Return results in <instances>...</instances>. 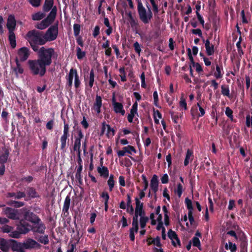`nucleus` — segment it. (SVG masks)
Here are the masks:
<instances>
[{
  "mask_svg": "<svg viewBox=\"0 0 252 252\" xmlns=\"http://www.w3.org/2000/svg\"><path fill=\"white\" fill-rule=\"evenodd\" d=\"M84 135L80 129L78 130V135L75 136L73 150L76 152H81V140Z\"/></svg>",
  "mask_w": 252,
  "mask_h": 252,
  "instance_id": "16",
  "label": "nucleus"
},
{
  "mask_svg": "<svg viewBox=\"0 0 252 252\" xmlns=\"http://www.w3.org/2000/svg\"><path fill=\"white\" fill-rule=\"evenodd\" d=\"M8 40L11 47L14 48L16 46V42L14 32H9Z\"/></svg>",
  "mask_w": 252,
  "mask_h": 252,
  "instance_id": "35",
  "label": "nucleus"
},
{
  "mask_svg": "<svg viewBox=\"0 0 252 252\" xmlns=\"http://www.w3.org/2000/svg\"><path fill=\"white\" fill-rule=\"evenodd\" d=\"M135 213L134 216H133V218L138 219V217L144 216L145 215L144 211L143 210V204L140 200L139 199H138L137 197L135 198Z\"/></svg>",
  "mask_w": 252,
  "mask_h": 252,
  "instance_id": "13",
  "label": "nucleus"
},
{
  "mask_svg": "<svg viewBox=\"0 0 252 252\" xmlns=\"http://www.w3.org/2000/svg\"><path fill=\"white\" fill-rule=\"evenodd\" d=\"M194 155L193 151L191 150L188 149L184 161V164L185 166L189 165V164L191 162L193 159Z\"/></svg>",
  "mask_w": 252,
  "mask_h": 252,
  "instance_id": "26",
  "label": "nucleus"
},
{
  "mask_svg": "<svg viewBox=\"0 0 252 252\" xmlns=\"http://www.w3.org/2000/svg\"><path fill=\"white\" fill-rule=\"evenodd\" d=\"M169 89H170V92H169V94L170 95V96H171V97L169 96L168 95V94H165V98L166 102L168 103V105L169 106H171L173 104V101H174V98L172 96V94L173 93H174V89L173 84H172V83L170 84V86H169Z\"/></svg>",
  "mask_w": 252,
  "mask_h": 252,
  "instance_id": "30",
  "label": "nucleus"
},
{
  "mask_svg": "<svg viewBox=\"0 0 252 252\" xmlns=\"http://www.w3.org/2000/svg\"><path fill=\"white\" fill-rule=\"evenodd\" d=\"M76 55L78 59L81 60L85 56V52L81 50V48L79 47L76 48Z\"/></svg>",
  "mask_w": 252,
  "mask_h": 252,
  "instance_id": "50",
  "label": "nucleus"
},
{
  "mask_svg": "<svg viewBox=\"0 0 252 252\" xmlns=\"http://www.w3.org/2000/svg\"><path fill=\"white\" fill-rule=\"evenodd\" d=\"M25 219L34 224H36V222H39L41 220L35 214L29 212L26 213Z\"/></svg>",
  "mask_w": 252,
  "mask_h": 252,
  "instance_id": "22",
  "label": "nucleus"
},
{
  "mask_svg": "<svg viewBox=\"0 0 252 252\" xmlns=\"http://www.w3.org/2000/svg\"><path fill=\"white\" fill-rule=\"evenodd\" d=\"M80 30V26L79 24H75L73 25L74 34L75 36L79 35Z\"/></svg>",
  "mask_w": 252,
  "mask_h": 252,
  "instance_id": "62",
  "label": "nucleus"
},
{
  "mask_svg": "<svg viewBox=\"0 0 252 252\" xmlns=\"http://www.w3.org/2000/svg\"><path fill=\"white\" fill-rule=\"evenodd\" d=\"M150 218L151 220V224L156 225L157 224V229L161 230L162 233H165V228L163 226L162 215H155L154 213H152L150 215Z\"/></svg>",
  "mask_w": 252,
  "mask_h": 252,
  "instance_id": "10",
  "label": "nucleus"
},
{
  "mask_svg": "<svg viewBox=\"0 0 252 252\" xmlns=\"http://www.w3.org/2000/svg\"><path fill=\"white\" fill-rule=\"evenodd\" d=\"M25 38L34 51L38 50V45H42L45 44L42 32L36 30L29 31Z\"/></svg>",
  "mask_w": 252,
  "mask_h": 252,
  "instance_id": "1",
  "label": "nucleus"
},
{
  "mask_svg": "<svg viewBox=\"0 0 252 252\" xmlns=\"http://www.w3.org/2000/svg\"><path fill=\"white\" fill-rule=\"evenodd\" d=\"M10 240H6L3 238H0V249L3 252H7L9 247H11Z\"/></svg>",
  "mask_w": 252,
  "mask_h": 252,
  "instance_id": "24",
  "label": "nucleus"
},
{
  "mask_svg": "<svg viewBox=\"0 0 252 252\" xmlns=\"http://www.w3.org/2000/svg\"><path fill=\"white\" fill-rule=\"evenodd\" d=\"M140 217V227L143 229L145 227L146 224L148 220V218L145 216Z\"/></svg>",
  "mask_w": 252,
  "mask_h": 252,
  "instance_id": "51",
  "label": "nucleus"
},
{
  "mask_svg": "<svg viewBox=\"0 0 252 252\" xmlns=\"http://www.w3.org/2000/svg\"><path fill=\"white\" fill-rule=\"evenodd\" d=\"M21 233L19 230H12L10 233L9 234V236L14 238H19L20 237Z\"/></svg>",
  "mask_w": 252,
  "mask_h": 252,
  "instance_id": "54",
  "label": "nucleus"
},
{
  "mask_svg": "<svg viewBox=\"0 0 252 252\" xmlns=\"http://www.w3.org/2000/svg\"><path fill=\"white\" fill-rule=\"evenodd\" d=\"M13 229V227L8 225H5L1 227V230L3 233H10Z\"/></svg>",
  "mask_w": 252,
  "mask_h": 252,
  "instance_id": "53",
  "label": "nucleus"
},
{
  "mask_svg": "<svg viewBox=\"0 0 252 252\" xmlns=\"http://www.w3.org/2000/svg\"><path fill=\"white\" fill-rule=\"evenodd\" d=\"M28 64L30 69L33 74H39L42 76L45 74L46 71V66L38 60H29Z\"/></svg>",
  "mask_w": 252,
  "mask_h": 252,
  "instance_id": "4",
  "label": "nucleus"
},
{
  "mask_svg": "<svg viewBox=\"0 0 252 252\" xmlns=\"http://www.w3.org/2000/svg\"><path fill=\"white\" fill-rule=\"evenodd\" d=\"M45 229L46 226L41 220L39 222H36V224H34V226L32 228V230L33 232L41 234L44 233Z\"/></svg>",
  "mask_w": 252,
  "mask_h": 252,
  "instance_id": "23",
  "label": "nucleus"
},
{
  "mask_svg": "<svg viewBox=\"0 0 252 252\" xmlns=\"http://www.w3.org/2000/svg\"><path fill=\"white\" fill-rule=\"evenodd\" d=\"M9 153V151L5 148L3 149L0 152V163L4 164L6 162L8 158Z\"/></svg>",
  "mask_w": 252,
  "mask_h": 252,
  "instance_id": "32",
  "label": "nucleus"
},
{
  "mask_svg": "<svg viewBox=\"0 0 252 252\" xmlns=\"http://www.w3.org/2000/svg\"><path fill=\"white\" fill-rule=\"evenodd\" d=\"M124 148L126 154L127 153L130 155H133V154H135L136 153V150L133 146L128 145L127 146L124 147Z\"/></svg>",
  "mask_w": 252,
  "mask_h": 252,
  "instance_id": "43",
  "label": "nucleus"
},
{
  "mask_svg": "<svg viewBox=\"0 0 252 252\" xmlns=\"http://www.w3.org/2000/svg\"><path fill=\"white\" fill-rule=\"evenodd\" d=\"M106 132V135L108 138L112 137L115 134L114 129L111 127L109 125L106 124L104 122L102 123L101 134H104Z\"/></svg>",
  "mask_w": 252,
  "mask_h": 252,
  "instance_id": "17",
  "label": "nucleus"
},
{
  "mask_svg": "<svg viewBox=\"0 0 252 252\" xmlns=\"http://www.w3.org/2000/svg\"><path fill=\"white\" fill-rule=\"evenodd\" d=\"M6 27L9 32H14L16 27V20L13 15H10L8 16Z\"/></svg>",
  "mask_w": 252,
  "mask_h": 252,
  "instance_id": "20",
  "label": "nucleus"
},
{
  "mask_svg": "<svg viewBox=\"0 0 252 252\" xmlns=\"http://www.w3.org/2000/svg\"><path fill=\"white\" fill-rule=\"evenodd\" d=\"M97 171L100 176L104 178H107L109 176V170L107 167L102 165V162L100 166L97 167Z\"/></svg>",
  "mask_w": 252,
  "mask_h": 252,
  "instance_id": "31",
  "label": "nucleus"
},
{
  "mask_svg": "<svg viewBox=\"0 0 252 252\" xmlns=\"http://www.w3.org/2000/svg\"><path fill=\"white\" fill-rule=\"evenodd\" d=\"M201 236V233L199 231H196L195 236L193 237L191 241L193 246L197 247L200 250H201V244L199 238Z\"/></svg>",
  "mask_w": 252,
  "mask_h": 252,
  "instance_id": "29",
  "label": "nucleus"
},
{
  "mask_svg": "<svg viewBox=\"0 0 252 252\" xmlns=\"http://www.w3.org/2000/svg\"><path fill=\"white\" fill-rule=\"evenodd\" d=\"M214 76L217 79L220 78L222 77L221 69L218 65L216 66V71L214 73Z\"/></svg>",
  "mask_w": 252,
  "mask_h": 252,
  "instance_id": "61",
  "label": "nucleus"
},
{
  "mask_svg": "<svg viewBox=\"0 0 252 252\" xmlns=\"http://www.w3.org/2000/svg\"><path fill=\"white\" fill-rule=\"evenodd\" d=\"M30 55V50L26 47L19 49L17 52L15 61L24 62L28 59Z\"/></svg>",
  "mask_w": 252,
  "mask_h": 252,
  "instance_id": "12",
  "label": "nucleus"
},
{
  "mask_svg": "<svg viewBox=\"0 0 252 252\" xmlns=\"http://www.w3.org/2000/svg\"><path fill=\"white\" fill-rule=\"evenodd\" d=\"M102 106V99L101 96L96 95L95 102L94 103L93 109L97 114H99L101 112V107Z\"/></svg>",
  "mask_w": 252,
  "mask_h": 252,
  "instance_id": "25",
  "label": "nucleus"
},
{
  "mask_svg": "<svg viewBox=\"0 0 252 252\" xmlns=\"http://www.w3.org/2000/svg\"><path fill=\"white\" fill-rule=\"evenodd\" d=\"M31 226L28 223L25 224L23 220H21L20 223L17 225V229L19 230L21 234H26L30 230Z\"/></svg>",
  "mask_w": 252,
  "mask_h": 252,
  "instance_id": "21",
  "label": "nucleus"
},
{
  "mask_svg": "<svg viewBox=\"0 0 252 252\" xmlns=\"http://www.w3.org/2000/svg\"><path fill=\"white\" fill-rule=\"evenodd\" d=\"M161 114L158 110L154 111V118L155 123L157 124L159 123V120L161 119Z\"/></svg>",
  "mask_w": 252,
  "mask_h": 252,
  "instance_id": "45",
  "label": "nucleus"
},
{
  "mask_svg": "<svg viewBox=\"0 0 252 252\" xmlns=\"http://www.w3.org/2000/svg\"><path fill=\"white\" fill-rule=\"evenodd\" d=\"M153 98L154 105L157 107H158V92L156 91L153 93Z\"/></svg>",
  "mask_w": 252,
  "mask_h": 252,
  "instance_id": "59",
  "label": "nucleus"
},
{
  "mask_svg": "<svg viewBox=\"0 0 252 252\" xmlns=\"http://www.w3.org/2000/svg\"><path fill=\"white\" fill-rule=\"evenodd\" d=\"M206 53L208 55H212L214 53V45L210 44L209 40L204 41Z\"/></svg>",
  "mask_w": 252,
  "mask_h": 252,
  "instance_id": "33",
  "label": "nucleus"
},
{
  "mask_svg": "<svg viewBox=\"0 0 252 252\" xmlns=\"http://www.w3.org/2000/svg\"><path fill=\"white\" fill-rule=\"evenodd\" d=\"M16 63V66L13 68V71L15 72L17 77H18L19 75L22 74L24 72V69L21 66L19 62L15 61Z\"/></svg>",
  "mask_w": 252,
  "mask_h": 252,
  "instance_id": "37",
  "label": "nucleus"
},
{
  "mask_svg": "<svg viewBox=\"0 0 252 252\" xmlns=\"http://www.w3.org/2000/svg\"><path fill=\"white\" fill-rule=\"evenodd\" d=\"M137 108H138V103H137L136 102H135L133 104V105L130 109V113L128 114V115L127 116V120H128V122L132 123L134 117L135 116H138Z\"/></svg>",
  "mask_w": 252,
  "mask_h": 252,
  "instance_id": "19",
  "label": "nucleus"
},
{
  "mask_svg": "<svg viewBox=\"0 0 252 252\" xmlns=\"http://www.w3.org/2000/svg\"><path fill=\"white\" fill-rule=\"evenodd\" d=\"M158 181L156 175H154L150 182V188L151 189L156 193L158 190Z\"/></svg>",
  "mask_w": 252,
  "mask_h": 252,
  "instance_id": "28",
  "label": "nucleus"
},
{
  "mask_svg": "<svg viewBox=\"0 0 252 252\" xmlns=\"http://www.w3.org/2000/svg\"><path fill=\"white\" fill-rule=\"evenodd\" d=\"M53 5V0H45V3L44 4V10L45 11H49Z\"/></svg>",
  "mask_w": 252,
  "mask_h": 252,
  "instance_id": "41",
  "label": "nucleus"
},
{
  "mask_svg": "<svg viewBox=\"0 0 252 252\" xmlns=\"http://www.w3.org/2000/svg\"><path fill=\"white\" fill-rule=\"evenodd\" d=\"M56 16V9L53 8L47 17L42 20L40 23L37 24L36 28L44 30L51 24L55 19Z\"/></svg>",
  "mask_w": 252,
  "mask_h": 252,
  "instance_id": "8",
  "label": "nucleus"
},
{
  "mask_svg": "<svg viewBox=\"0 0 252 252\" xmlns=\"http://www.w3.org/2000/svg\"><path fill=\"white\" fill-rule=\"evenodd\" d=\"M132 227L130 229L129 231H131L132 232H135V233H137L138 229V219L137 218H133L132 219Z\"/></svg>",
  "mask_w": 252,
  "mask_h": 252,
  "instance_id": "40",
  "label": "nucleus"
},
{
  "mask_svg": "<svg viewBox=\"0 0 252 252\" xmlns=\"http://www.w3.org/2000/svg\"><path fill=\"white\" fill-rule=\"evenodd\" d=\"M66 84L69 88H71L74 80V85L75 88H78L81 84L77 71L76 69L71 68L65 76Z\"/></svg>",
  "mask_w": 252,
  "mask_h": 252,
  "instance_id": "5",
  "label": "nucleus"
},
{
  "mask_svg": "<svg viewBox=\"0 0 252 252\" xmlns=\"http://www.w3.org/2000/svg\"><path fill=\"white\" fill-rule=\"evenodd\" d=\"M133 47L134 48V50L137 54L140 56V53L141 51V46L139 43L137 41L134 43Z\"/></svg>",
  "mask_w": 252,
  "mask_h": 252,
  "instance_id": "58",
  "label": "nucleus"
},
{
  "mask_svg": "<svg viewBox=\"0 0 252 252\" xmlns=\"http://www.w3.org/2000/svg\"><path fill=\"white\" fill-rule=\"evenodd\" d=\"M55 55V52L53 48H49L46 49L42 47L38 51L39 58L37 60L46 67L51 64L52 58Z\"/></svg>",
  "mask_w": 252,
  "mask_h": 252,
  "instance_id": "2",
  "label": "nucleus"
},
{
  "mask_svg": "<svg viewBox=\"0 0 252 252\" xmlns=\"http://www.w3.org/2000/svg\"><path fill=\"white\" fill-rule=\"evenodd\" d=\"M141 178L144 184L143 190H146L148 187V181L146 177L144 175L141 176Z\"/></svg>",
  "mask_w": 252,
  "mask_h": 252,
  "instance_id": "64",
  "label": "nucleus"
},
{
  "mask_svg": "<svg viewBox=\"0 0 252 252\" xmlns=\"http://www.w3.org/2000/svg\"><path fill=\"white\" fill-rule=\"evenodd\" d=\"M55 55V52L53 48H49L46 49L42 47L38 51L39 58L37 60L46 67L51 64L52 58Z\"/></svg>",
  "mask_w": 252,
  "mask_h": 252,
  "instance_id": "3",
  "label": "nucleus"
},
{
  "mask_svg": "<svg viewBox=\"0 0 252 252\" xmlns=\"http://www.w3.org/2000/svg\"><path fill=\"white\" fill-rule=\"evenodd\" d=\"M246 126L248 127H252V115L251 117L250 114L246 116Z\"/></svg>",
  "mask_w": 252,
  "mask_h": 252,
  "instance_id": "63",
  "label": "nucleus"
},
{
  "mask_svg": "<svg viewBox=\"0 0 252 252\" xmlns=\"http://www.w3.org/2000/svg\"><path fill=\"white\" fill-rule=\"evenodd\" d=\"M221 93L223 95L229 96V90L228 88L225 86H221Z\"/></svg>",
  "mask_w": 252,
  "mask_h": 252,
  "instance_id": "60",
  "label": "nucleus"
},
{
  "mask_svg": "<svg viewBox=\"0 0 252 252\" xmlns=\"http://www.w3.org/2000/svg\"><path fill=\"white\" fill-rule=\"evenodd\" d=\"M68 137V135H63L61 137V149L64 150L66 146V140Z\"/></svg>",
  "mask_w": 252,
  "mask_h": 252,
  "instance_id": "52",
  "label": "nucleus"
},
{
  "mask_svg": "<svg viewBox=\"0 0 252 252\" xmlns=\"http://www.w3.org/2000/svg\"><path fill=\"white\" fill-rule=\"evenodd\" d=\"M185 204L187 206V207L188 209L189 210V211H191V212H192L193 211V207L192 205V201L190 199H189L188 198H186L185 199Z\"/></svg>",
  "mask_w": 252,
  "mask_h": 252,
  "instance_id": "55",
  "label": "nucleus"
},
{
  "mask_svg": "<svg viewBox=\"0 0 252 252\" xmlns=\"http://www.w3.org/2000/svg\"><path fill=\"white\" fill-rule=\"evenodd\" d=\"M238 239L241 242L240 245V252H247L248 242L246 236L237 226V240Z\"/></svg>",
  "mask_w": 252,
  "mask_h": 252,
  "instance_id": "11",
  "label": "nucleus"
},
{
  "mask_svg": "<svg viewBox=\"0 0 252 252\" xmlns=\"http://www.w3.org/2000/svg\"><path fill=\"white\" fill-rule=\"evenodd\" d=\"M183 192V186L182 184L179 183L177 184V188L175 189V192L178 196L180 197Z\"/></svg>",
  "mask_w": 252,
  "mask_h": 252,
  "instance_id": "47",
  "label": "nucleus"
},
{
  "mask_svg": "<svg viewBox=\"0 0 252 252\" xmlns=\"http://www.w3.org/2000/svg\"><path fill=\"white\" fill-rule=\"evenodd\" d=\"M45 16L43 13L38 12L32 15V19L34 21H38L43 19Z\"/></svg>",
  "mask_w": 252,
  "mask_h": 252,
  "instance_id": "44",
  "label": "nucleus"
},
{
  "mask_svg": "<svg viewBox=\"0 0 252 252\" xmlns=\"http://www.w3.org/2000/svg\"><path fill=\"white\" fill-rule=\"evenodd\" d=\"M113 107L114 111L116 114H120L122 116L125 115L126 111L122 103L118 102L115 104L113 105Z\"/></svg>",
  "mask_w": 252,
  "mask_h": 252,
  "instance_id": "27",
  "label": "nucleus"
},
{
  "mask_svg": "<svg viewBox=\"0 0 252 252\" xmlns=\"http://www.w3.org/2000/svg\"><path fill=\"white\" fill-rule=\"evenodd\" d=\"M94 74L93 69H91L89 74V86L91 88L94 85Z\"/></svg>",
  "mask_w": 252,
  "mask_h": 252,
  "instance_id": "46",
  "label": "nucleus"
},
{
  "mask_svg": "<svg viewBox=\"0 0 252 252\" xmlns=\"http://www.w3.org/2000/svg\"><path fill=\"white\" fill-rule=\"evenodd\" d=\"M148 11H146L141 1L138 2V12L141 21L145 24L148 23L152 17V12L150 8L147 6Z\"/></svg>",
  "mask_w": 252,
  "mask_h": 252,
  "instance_id": "6",
  "label": "nucleus"
},
{
  "mask_svg": "<svg viewBox=\"0 0 252 252\" xmlns=\"http://www.w3.org/2000/svg\"><path fill=\"white\" fill-rule=\"evenodd\" d=\"M162 210L164 212V223L165 225L167 226L169 224V215L170 213L168 212L167 208L165 206H163Z\"/></svg>",
  "mask_w": 252,
  "mask_h": 252,
  "instance_id": "38",
  "label": "nucleus"
},
{
  "mask_svg": "<svg viewBox=\"0 0 252 252\" xmlns=\"http://www.w3.org/2000/svg\"><path fill=\"white\" fill-rule=\"evenodd\" d=\"M11 242V248L13 251L17 252H25L24 248V243L18 242L14 240H10Z\"/></svg>",
  "mask_w": 252,
  "mask_h": 252,
  "instance_id": "18",
  "label": "nucleus"
},
{
  "mask_svg": "<svg viewBox=\"0 0 252 252\" xmlns=\"http://www.w3.org/2000/svg\"><path fill=\"white\" fill-rule=\"evenodd\" d=\"M38 241L41 243L46 245L49 243L48 236L47 235L41 236L39 238Z\"/></svg>",
  "mask_w": 252,
  "mask_h": 252,
  "instance_id": "56",
  "label": "nucleus"
},
{
  "mask_svg": "<svg viewBox=\"0 0 252 252\" xmlns=\"http://www.w3.org/2000/svg\"><path fill=\"white\" fill-rule=\"evenodd\" d=\"M225 248L227 250H230L231 252H235L236 250V245L230 242H229L228 244H226Z\"/></svg>",
  "mask_w": 252,
  "mask_h": 252,
  "instance_id": "49",
  "label": "nucleus"
},
{
  "mask_svg": "<svg viewBox=\"0 0 252 252\" xmlns=\"http://www.w3.org/2000/svg\"><path fill=\"white\" fill-rule=\"evenodd\" d=\"M127 202L126 204V211L128 213L132 215L133 213L134 209L131 205V200L130 196L129 194H127Z\"/></svg>",
  "mask_w": 252,
  "mask_h": 252,
  "instance_id": "34",
  "label": "nucleus"
},
{
  "mask_svg": "<svg viewBox=\"0 0 252 252\" xmlns=\"http://www.w3.org/2000/svg\"><path fill=\"white\" fill-rule=\"evenodd\" d=\"M3 214L10 219L17 220L19 219L18 211L10 207H5L3 209Z\"/></svg>",
  "mask_w": 252,
  "mask_h": 252,
  "instance_id": "14",
  "label": "nucleus"
},
{
  "mask_svg": "<svg viewBox=\"0 0 252 252\" xmlns=\"http://www.w3.org/2000/svg\"><path fill=\"white\" fill-rule=\"evenodd\" d=\"M28 194L30 197L32 198H35L37 196L35 190L33 188H29L28 189Z\"/></svg>",
  "mask_w": 252,
  "mask_h": 252,
  "instance_id": "57",
  "label": "nucleus"
},
{
  "mask_svg": "<svg viewBox=\"0 0 252 252\" xmlns=\"http://www.w3.org/2000/svg\"><path fill=\"white\" fill-rule=\"evenodd\" d=\"M179 105L181 107L183 108L184 110L187 109V105L185 98L184 96V94H182L180 98L179 102Z\"/></svg>",
  "mask_w": 252,
  "mask_h": 252,
  "instance_id": "48",
  "label": "nucleus"
},
{
  "mask_svg": "<svg viewBox=\"0 0 252 252\" xmlns=\"http://www.w3.org/2000/svg\"><path fill=\"white\" fill-rule=\"evenodd\" d=\"M70 197L69 195H67L64 200L63 208V211L64 212H68V211L69 208L70 204Z\"/></svg>",
  "mask_w": 252,
  "mask_h": 252,
  "instance_id": "36",
  "label": "nucleus"
},
{
  "mask_svg": "<svg viewBox=\"0 0 252 252\" xmlns=\"http://www.w3.org/2000/svg\"><path fill=\"white\" fill-rule=\"evenodd\" d=\"M83 169V166L82 165H79V166L77 167L76 174H75V177L76 179H77L80 183H81L82 181V175H81V172Z\"/></svg>",
  "mask_w": 252,
  "mask_h": 252,
  "instance_id": "42",
  "label": "nucleus"
},
{
  "mask_svg": "<svg viewBox=\"0 0 252 252\" xmlns=\"http://www.w3.org/2000/svg\"><path fill=\"white\" fill-rule=\"evenodd\" d=\"M58 24L51 26L43 34L45 43L55 40L58 36Z\"/></svg>",
  "mask_w": 252,
  "mask_h": 252,
  "instance_id": "9",
  "label": "nucleus"
},
{
  "mask_svg": "<svg viewBox=\"0 0 252 252\" xmlns=\"http://www.w3.org/2000/svg\"><path fill=\"white\" fill-rule=\"evenodd\" d=\"M24 248L26 249H40L41 245L36 241L32 239H28L24 242Z\"/></svg>",
  "mask_w": 252,
  "mask_h": 252,
  "instance_id": "15",
  "label": "nucleus"
},
{
  "mask_svg": "<svg viewBox=\"0 0 252 252\" xmlns=\"http://www.w3.org/2000/svg\"><path fill=\"white\" fill-rule=\"evenodd\" d=\"M114 176L113 175L111 174L109 176V179L107 181V184L109 186L110 191H112L115 186V181L114 180Z\"/></svg>",
  "mask_w": 252,
  "mask_h": 252,
  "instance_id": "39",
  "label": "nucleus"
},
{
  "mask_svg": "<svg viewBox=\"0 0 252 252\" xmlns=\"http://www.w3.org/2000/svg\"><path fill=\"white\" fill-rule=\"evenodd\" d=\"M56 16V9L53 8L47 17L42 20L40 23L37 24L36 28L44 30L51 24L55 19Z\"/></svg>",
  "mask_w": 252,
  "mask_h": 252,
  "instance_id": "7",
  "label": "nucleus"
}]
</instances>
